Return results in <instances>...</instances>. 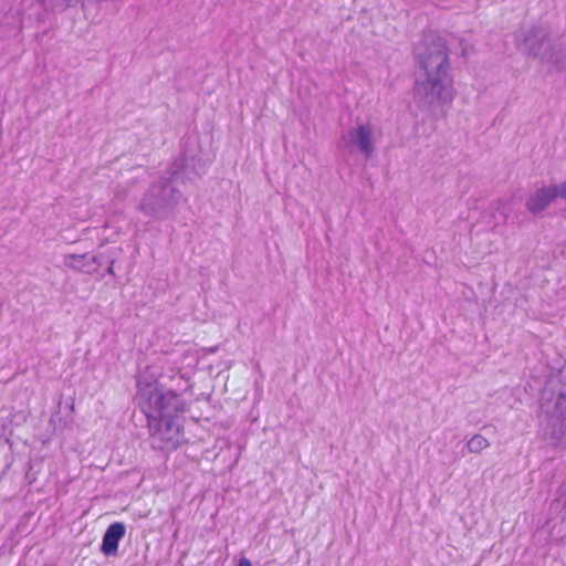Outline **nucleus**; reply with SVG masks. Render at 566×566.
Masks as SVG:
<instances>
[{
    "mask_svg": "<svg viewBox=\"0 0 566 566\" xmlns=\"http://www.w3.org/2000/svg\"><path fill=\"white\" fill-rule=\"evenodd\" d=\"M419 66L413 85V99L418 108L430 116H439L453 99V77L449 49L436 32H426L413 46Z\"/></svg>",
    "mask_w": 566,
    "mask_h": 566,
    "instance_id": "nucleus-1",
    "label": "nucleus"
},
{
    "mask_svg": "<svg viewBox=\"0 0 566 566\" xmlns=\"http://www.w3.org/2000/svg\"><path fill=\"white\" fill-rule=\"evenodd\" d=\"M137 396L143 413L148 419V424H178L179 420L187 421L182 399L172 390H164L153 379L139 376L137 378Z\"/></svg>",
    "mask_w": 566,
    "mask_h": 566,
    "instance_id": "nucleus-2",
    "label": "nucleus"
},
{
    "mask_svg": "<svg viewBox=\"0 0 566 566\" xmlns=\"http://www.w3.org/2000/svg\"><path fill=\"white\" fill-rule=\"evenodd\" d=\"M180 166L175 161L169 175L161 176L144 192L138 208L145 216L156 221H163L175 213L177 207L184 200V193L177 185Z\"/></svg>",
    "mask_w": 566,
    "mask_h": 566,
    "instance_id": "nucleus-3",
    "label": "nucleus"
},
{
    "mask_svg": "<svg viewBox=\"0 0 566 566\" xmlns=\"http://www.w3.org/2000/svg\"><path fill=\"white\" fill-rule=\"evenodd\" d=\"M516 42L523 53L555 64L558 69H566V48L562 43L553 44L543 27L522 28Z\"/></svg>",
    "mask_w": 566,
    "mask_h": 566,
    "instance_id": "nucleus-4",
    "label": "nucleus"
},
{
    "mask_svg": "<svg viewBox=\"0 0 566 566\" xmlns=\"http://www.w3.org/2000/svg\"><path fill=\"white\" fill-rule=\"evenodd\" d=\"M342 143L349 154L359 153L365 158H370L375 151V130L369 123H359L342 135Z\"/></svg>",
    "mask_w": 566,
    "mask_h": 566,
    "instance_id": "nucleus-5",
    "label": "nucleus"
},
{
    "mask_svg": "<svg viewBox=\"0 0 566 566\" xmlns=\"http://www.w3.org/2000/svg\"><path fill=\"white\" fill-rule=\"evenodd\" d=\"M557 197H559L558 186H543L537 189L535 192L530 195L526 200V209L533 213L537 214L544 211Z\"/></svg>",
    "mask_w": 566,
    "mask_h": 566,
    "instance_id": "nucleus-6",
    "label": "nucleus"
},
{
    "mask_svg": "<svg viewBox=\"0 0 566 566\" xmlns=\"http://www.w3.org/2000/svg\"><path fill=\"white\" fill-rule=\"evenodd\" d=\"M153 444L160 449H176L180 444V427H149Z\"/></svg>",
    "mask_w": 566,
    "mask_h": 566,
    "instance_id": "nucleus-7",
    "label": "nucleus"
},
{
    "mask_svg": "<svg viewBox=\"0 0 566 566\" xmlns=\"http://www.w3.org/2000/svg\"><path fill=\"white\" fill-rule=\"evenodd\" d=\"M126 527L123 523L111 524L104 533L101 551L105 556H116L118 543L124 537Z\"/></svg>",
    "mask_w": 566,
    "mask_h": 566,
    "instance_id": "nucleus-8",
    "label": "nucleus"
},
{
    "mask_svg": "<svg viewBox=\"0 0 566 566\" xmlns=\"http://www.w3.org/2000/svg\"><path fill=\"white\" fill-rule=\"evenodd\" d=\"M543 436L547 444L552 447L566 444V427H544Z\"/></svg>",
    "mask_w": 566,
    "mask_h": 566,
    "instance_id": "nucleus-9",
    "label": "nucleus"
},
{
    "mask_svg": "<svg viewBox=\"0 0 566 566\" xmlns=\"http://www.w3.org/2000/svg\"><path fill=\"white\" fill-rule=\"evenodd\" d=\"M88 254H67L65 255L64 264L76 271L91 272L94 269L86 262Z\"/></svg>",
    "mask_w": 566,
    "mask_h": 566,
    "instance_id": "nucleus-10",
    "label": "nucleus"
},
{
    "mask_svg": "<svg viewBox=\"0 0 566 566\" xmlns=\"http://www.w3.org/2000/svg\"><path fill=\"white\" fill-rule=\"evenodd\" d=\"M470 452L479 453L489 447V441L481 434L473 436L467 443Z\"/></svg>",
    "mask_w": 566,
    "mask_h": 566,
    "instance_id": "nucleus-11",
    "label": "nucleus"
},
{
    "mask_svg": "<svg viewBox=\"0 0 566 566\" xmlns=\"http://www.w3.org/2000/svg\"><path fill=\"white\" fill-rule=\"evenodd\" d=\"M555 415L557 420L566 415V392H560L555 400Z\"/></svg>",
    "mask_w": 566,
    "mask_h": 566,
    "instance_id": "nucleus-12",
    "label": "nucleus"
},
{
    "mask_svg": "<svg viewBox=\"0 0 566 566\" xmlns=\"http://www.w3.org/2000/svg\"><path fill=\"white\" fill-rule=\"evenodd\" d=\"M45 6L57 9V8H66L69 6H73L81 0H41Z\"/></svg>",
    "mask_w": 566,
    "mask_h": 566,
    "instance_id": "nucleus-13",
    "label": "nucleus"
},
{
    "mask_svg": "<svg viewBox=\"0 0 566 566\" xmlns=\"http://www.w3.org/2000/svg\"><path fill=\"white\" fill-rule=\"evenodd\" d=\"M559 190V197L566 199V180L557 185Z\"/></svg>",
    "mask_w": 566,
    "mask_h": 566,
    "instance_id": "nucleus-14",
    "label": "nucleus"
},
{
    "mask_svg": "<svg viewBox=\"0 0 566 566\" xmlns=\"http://www.w3.org/2000/svg\"><path fill=\"white\" fill-rule=\"evenodd\" d=\"M237 566H251V562L248 558L242 557V558H240Z\"/></svg>",
    "mask_w": 566,
    "mask_h": 566,
    "instance_id": "nucleus-15",
    "label": "nucleus"
},
{
    "mask_svg": "<svg viewBox=\"0 0 566 566\" xmlns=\"http://www.w3.org/2000/svg\"><path fill=\"white\" fill-rule=\"evenodd\" d=\"M190 420L195 421V422H198L199 421V418L195 417V416H191L189 417Z\"/></svg>",
    "mask_w": 566,
    "mask_h": 566,
    "instance_id": "nucleus-16",
    "label": "nucleus"
},
{
    "mask_svg": "<svg viewBox=\"0 0 566 566\" xmlns=\"http://www.w3.org/2000/svg\"><path fill=\"white\" fill-rule=\"evenodd\" d=\"M90 261H91V263H95L97 261V258L96 256H91Z\"/></svg>",
    "mask_w": 566,
    "mask_h": 566,
    "instance_id": "nucleus-17",
    "label": "nucleus"
},
{
    "mask_svg": "<svg viewBox=\"0 0 566 566\" xmlns=\"http://www.w3.org/2000/svg\"><path fill=\"white\" fill-rule=\"evenodd\" d=\"M107 272H108L109 274H113V273H114V272H113V266H112V265L107 269Z\"/></svg>",
    "mask_w": 566,
    "mask_h": 566,
    "instance_id": "nucleus-18",
    "label": "nucleus"
}]
</instances>
